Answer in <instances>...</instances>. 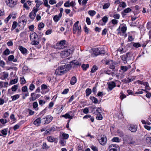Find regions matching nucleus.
Listing matches in <instances>:
<instances>
[{
  "label": "nucleus",
  "mask_w": 151,
  "mask_h": 151,
  "mask_svg": "<svg viewBox=\"0 0 151 151\" xmlns=\"http://www.w3.org/2000/svg\"><path fill=\"white\" fill-rule=\"evenodd\" d=\"M30 39L32 41L31 44L33 45H37L39 43V41L40 38H38L37 40L36 39L38 37L37 34L35 32H32L30 34Z\"/></svg>",
  "instance_id": "1"
},
{
  "label": "nucleus",
  "mask_w": 151,
  "mask_h": 151,
  "mask_svg": "<svg viewBox=\"0 0 151 151\" xmlns=\"http://www.w3.org/2000/svg\"><path fill=\"white\" fill-rule=\"evenodd\" d=\"M68 45V44L65 40H62L59 42L57 45V49H63L67 47Z\"/></svg>",
  "instance_id": "2"
},
{
  "label": "nucleus",
  "mask_w": 151,
  "mask_h": 151,
  "mask_svg": "<svg viewBox=\"0 0 151 151\" xmlns=\"http://www.w3.org/2000/svg\"><path fill=\"white\" fill-rule=\"evenodd\" d=\"M73 49H69L66 50L62 51L60 53V56L62 58H65L69 56L73 52Z\"/></svg>",
  "instance_id": "3"
},
{
  "label": "nucleus",
  "mask_w": 151,
  "mask_h": 151,
  "mask_svg": "<svg viewBox=\"0 0 151 151\" xmlns=\"http://www.w3.org/2000/svg\"><path fill=\"white\" fill-rule=\"evenodd\" d=\"M79 21H77L74 24L73 27V33L75 34L77 32L78 34L81 32V27L80 26H78Z\"/></svg>",
  "instance_id": "4"
},
{
  "label": "nucleus",
  "mask_w": 151,
  "mask_h": 151,
  "mask_svg": "<svg viewBox=\"0 0 151 151\" xmlns=\"http://www.w3.org/2000/svg\"><path fill=\"white\" fill-rule=\"evenodd\" d=\"M67 66L65 65H62L59 68L57 69V75H61L66 72V69Z\"/></svg>",
  "instance_id": "5"
},
{
  "label": "nucleus",
  "mask_w": 151,
  "mask_h": 151,
  "mask_svg": "<svg viewBox=\"0 0 151 151\" xmlns=\"http://www.w3.org/2000/svg\"><path fill=\"white\" fill-rule=\"evenodd\" d=\"M120 147L116 144L110 145L108 149V151H120Z\"/></svg>",
  "instance_id": "6"
},
{
  "label": "nucleus",
  "mask_w": 151,
  "mask_h": 151,
  "mask_svg": "<svg viewBox=\"0 0 151 151\" xmlns=\"http://www.w3.org/2000/svg\"><path fill=\"white\" fill-rule=\"evenodd\" d=\"M39 10L38 8H34L32 11L29 13V16L30 18L32 20H33L36 15V13Z\"/></svg>",
  "instance_id": "7"
},
{
  "label": "nucleus",
  "mask_w": 151,
  "mask_h": 151,
  "mask_svg": "<svg viewBox=\"0 0 151 151\" xmlns=\"http://www.w3.org/2000/svg\"><path fill=\"white\" fill-rule=\"evenodd\" d=\"M81 64L77 61L74 60L70 62V64H68V68L70 69L72 66H80Z\"/></svg>",
  "instance_id": "8"
},
{
  "label": "nucleus",
  "mask_w": 151,
  "mask_h": 151,
  "mask_svg": "<svg viewBox=\"0 0 151 151\" xmlns=\"http://www.w3.org/2000/svg\"><path fill=\"white\" fill-rule=\"evenodd\" d=\"M6 4L11 7H14L16 4V2L15 0H6Z\"/></svg>",
  "instance_id": "9"
},
{
  "label": "nucleus",
  "mask_w": 151,
  "mask_h": 151,
  "mask_svg": "<svg viewBox=\"0 0 151 151\" xmlns=\"http://www.w3.org/2000/svg\"><path fill=\"white\" fill-rule=\"evenodd\" d=\"M40 96L41 95L40 94H36L34 93H32L31 94V97L29 98V99L30 101H34L40 97Z\"/></svg>",
  "instance_id": "10"
},
{
  "label": "nucleus",
  "mask_w": 151,
  "mask_h": 151,
  "mask_svg": "<svg viewBox=\"0 0 151 151\" xmlns=\"http://www.w3.org/2000/svg\"><path fill=\"white\" fill-rule=\"evenodd\" d=\"M107 84L108 85V88L110 91L112 90L116 86V83L113 81L108 82Z\"/></svg>",
  "instance_id": "11"
},
{
  "label": "nucleus",
  "mask_w": 151,
  "mask_h": 151,
  "mask_svg": "<svg viewBox=\"0 0 151 151\" xmlns=\"http://www.w3.org/2000/svg\"><path fill=\"white\" fill-rule=\"evenodd\" d=\"M106 64L109 65L110 68L111 69H112L113 70L115 68L114 65H115V63L112 60L106 61Z\"/></svg>",
  "instance_id": "12"
},
{
  "label": "nucleus",
  "mask_w": 151,
  "mask_h": 151,
  "mask_svg": "<svg viewBox=\"0 0 151 151\" xmlns=\"http://www.w3.org/2000/svg\"><path fill=\"white\" fill-rule=\"evenodd\" d=\"M18 49L23 54H26L27 52V50L22 46L19 45L18 47Z\"/></svg>",
  "instance_id": "13"
},
{
  "label": "nucleus",
  "mask_w": 151,
  "mask_h": 151,
  "mask_svg": "<svg viewBox=\"0 0 151 151\" xmlns=\"http://www.w3.org/2000/svg\"><path fill=\"white\" fill-rule=\"evenodd\" d=\"M9 76V74L7 72H4L1 75L0 78L2 80H4L7 78Z\"/></svg>",
  "instance_id": "14"
},
{
  "label": "nucleus",
  "mask_w": 151,
  "mask_h": 151,
  "mask_svg": "<svg viewBox=\"0 0 151 151\" xmlns=\"http://www.w3.org/2000/svg\"><path fill=\"white\" fill-rule=\"evenodd\" d=\"M41 120L40 118L36 119L34 122V124L35 125L39 126L40 124L41 123Z\"/></svg>",
  "instance_id": "15"
},
{
  "label": "nucleus",
  "mask_w": 151,
  "mask_h": 151,
  "mask_svg": "<svg viewBox=\"0 0 151 151\" xmlns=\"http://www.w3.org/2000/svg\"><path fill=\"white\" fill-rule=\"evenodd\" d=\"M35 2L36 4V7L37 8H39L40 6L43 4V2L42 1L39 0H35Z\"/></svg>",
  "instance_id": "16"
},
{
  "label": "nucleus",
  "mask_w": 151,
  "mask_h": 151,
  "mask_svg": "<svg viewBox=\"0 0 151 151\" xmlns=\"http://www.w3.org/2000/svg\"><path fill=\"white\" fill-rule=\"evenodd\" d=\"M8 59L9 61H12L15 62H16L17 60L16 59L14 58V56L13 55H9L8 57Z\"/></svg>",
  "instance_id": "17"
},
{
  "label": "nucleus",
  "mask_w": 151,
  "mask_h": 151,
  "mask_svg": "<svg viewBox=\"0 0 151 151\" xmlns=\"http://www.w3.org/2000/svg\"><path fill=\"white\" fill-rule=\"evenodd\" d=\"M38 103L37 101H35L33 103V109L36 111H37L39 109Z\"/></svg>",
  "instance_id": "18"
},
{
  "label": "nucleus",
  "mask_w": 151,
  "mask_h": 151,
  "mask_svg": "<svg viewBox=\"0 0 151 151\" xmlns=\"http://www.w3.org/2000/svg\"><path fill=\"white\" fill-rule=\"evenodd\" d=\"M137 129V127L136 126L134 125H131L129 128V130L132 132H135Z\"/></svg>",
  "instance_id": "19"
},
{
  "label": "nucleus",
  "mask_w": 151,
  "mask_h": 151,
  "mask_svg": "<svg viewBox=\"0 0 151 151\" xmlns=\"http://www.w3.org/2000/svg\"><path fill=\"white\" fill-rule=\"evenodd\" d=\"M128 61L131 60L132 59V54L130 52L127 53L125 55Z\"/></svg>",
  "instance_id": "20"
},
{
  "label": "nucleus",
  "mask_w": 151,
  "mask_h": 151,
  "mask_svg": "<svg viewBox=\"0 0 151 151\" xmlns=\"http://www.w3.org/2000/svg\"><path fill=\"white\" fill-rule=\"evenodd\" d=\"M77 79L75 77L73 76L72 77L70 81V83L72 85H74L76 82Z\"/></svg>",
  "instance_id": "21"
},
{
  "label": "nucleus",
  "mask_w": 151,
  "mask_h": 151,
  "mask_svg": "<svg viewBox=\"0 0 151 151\" xmlns=\"http://www.w3.org/2000/svg\"><path fill=\"white\" fill-rule=\"evenodd\" d=\"M90 99H91L92 102L95 104H97L98 103V100L94 96H90Z\"/></svg>",
  "instance_id": "22"
},
{
  "label": "nucleus",
  "mask_w": 151,
  "mask_h": 151,
  "mask_svg": "<svg viewBox=\"0 0 151 151\" xmlns=\"http://www.w3.org/2000/svg\"><path fill=\"white\" fill-rule=\"evenodd\" d=\"M100 48H96L95 49L93 52L96 55L100 54Z\"/></svg>",
  "instance_id": "23"
},
{
  "label": "nucleus",
  "mask_w": 151,
  "mask_h": 151,
  "mask_svg": "<svg viewBox=\"0 0 151 151\" xmlns=\"http://www.w3.org/2000/svg\"><path fill=\"white\" fill-rule=\"evenodd\" d=\"M43 4L44 5L47 7V8L49 9L50 8V6L48 4V0H43Z\"/></svg>",
  "instance_id": "24"
},
{
  "label": "nucleus",
  "mask_w": 151,
  "mask_h": 151,
  "mask_svg": "<svg viewBox=\"0 0 151 151\" xmlns=\"http://www.w3.org/2000/svg\"><path fill=\"white\" fill-rule=\"evenodd\" d=\"M63 116L66 119H72L73 118V116H70L68 113H66L65 114L63 115Z\"/></svg>",
  "instance_id": "25"
},
{
  "label": "nucleus",
  "mask_w": 151,
  "mask_h": 151,
  "mask_svg": "<svg viewBox=\"0 0 151 151\" xmlns=\"http://www.w3.org/2000/svg\"><path fill=\"white\" fill-rule=\"evenodd\" d=\"M18 81V78L14 79H13L11 81H10V84L12 85L15 84L17 83Z\"/></svg>",
  "instance_id": "26"
},
{
  "label": "nucleus",
  "mask_w": 151,
  "mask_h": 151,
  "mask_svg": "<svg viewBox=\"0 0 151 151\" xmlns=\"http://www.w3.org/2000/svg\"><path fill=\"white\" fill-rule=\"evenodd\" d=\"M101 71L102 73H104L108 75H110L111 74V71L109 70H105L104 69L101 70Z\"/></svg>",
  "instance_id": "27"
},
{
  "label": "nucleus",
  "mask_w": 151,
  "mask_h": 151,
  "mask_svg": "<svg viewBox=\"0 0 151 151\" xmlns=\"http://www.w3.org/2000/svg\"><path fill=\"white\" fill-rule=\"evenodd\" d=\"M92 91L91 89L88 88L86 90V96H88L91 93Z\"/></svg>",
  "instance_id": "28"
},
{
  "label": "nucleus",
  "mask_w": 151,
  "mask_h": 151,
  "mask_svg": "<svg viewBox=\"0 0 151 151\" xmlns=\"http://www.w3.org/2000/svg\"><path fill=\"white\" fill-rule=\"evenodd\" d=\"M19 97V94H16L11 97L12 100L14 101L18 99Z\"/></svg>",
  "instance_id": "29"
},
{
  "label": "nucleus",
  "mask_w": 151,
  "mask_h": 151,
  "mask_svg": "<svg viewBox=\"0 0 151 151\" xmlns=\"http://www.w3.org/2000/svg\"><path fill=\"white\" fill-rule=\"evenodd\" d=\"M47 119L46 118H43L41 119V123L42 124H48L49 123L48 121H47Z\"/></svg>",
  "instance_id": "30"
},
{
  "label": "nucleus",
  "mask_w": 151,
  "mask_h": 151,
  "mask_svg": "<svg viewBox=\"0 0 151 151\" xmlns=\"http://www.w3.org/2000/svg\"><path fill=\"white\" fill-rule=\"evenodd\" d=\"M46 118L47 119V121H48V123H49L50 122L52 119V116L50 115H48L46 117Z\"/></svg>",
  "instance_id": "31"
},
{
  "label": "nucleus",
  "mask_w": 151,
  "mask_h": 151,
  "mask_svg": "<svg viewBox=\"0 0 151 151\" xmlns=\"http://www.w3.org/2000/svg\"><path fill=\"white\" fill-rule=\"evenodd\" d=\"M128 69V68L126 66H122L121 67V70H122L123 72L126 71Z\"/></svg>",
  "instance_id": "32"
},
{
  "label": "nucleus",
  "mask_w": 151,
  "mask_h": 151,
  "mask_svg": "<svg viewBox=\"0 0 151 151\" xmlns=\"http://www.w3.org/2000/svg\"><path fill=\"white\" fill-rule=\"evenodd\" d=\"M20 82L21 84H24L26 82L24 77H20Z\"/></svg>",
  "instance_id": "33"
},
{
  "label": "nucleus",
  "mask_w": 151,
  "mask_h": 151,
  "mask_svg": "<svg viewBox=\"0 0 151 151\" xmlns=\"http://www.w3.org/2000/svg\"><path fill=\"white\" fill-rule=\"evenodd\" d=\"M143 85L145 86V88L146 89L148 90H150V88L149 86L148 83L147 82H144Z\"/></svg>",
  "instance_id": "34"
},
{
  "label": "nucleus",
  "mask_w": 151,
  "mask_h": 151,
  "mask_svg": "<svg viewBox=\"0 0 151 151\" xmlns=\"http://www.w3.org/2000/svg\"><path fill=\"white\" fill-rule=\"evenodd\" d=\"M88 14L91 16H93L96 14V12L94 10H90L88 12Z\"/></svg>",
  "instance_id": "35"
},
{
  "label": "nucleus",
  "mask_w": 151,
  "mask_h": 151,
  "mask_svg": "<svg viewBox=\"0 0 151 151\" xmlns=\"http://www.w3.org/2000/svg\"><path fill=\"white\" fill-rule=\"evenodd\" d=\"M147 28L149 29V32H151V22H148L147 24Z\"/></svg>",
  "instance_id": "36"
},
{
  "label": "nucleus",
  "mask_w": 151,
  "mask_h": 151,
  "mask_svg": "<svg viewBox=\"0 0 151 151\" xmlns=\"http://www.w3.org/2000/svg\"><path fill=\"white\" fill-rule=\"evenodd\" d=\"M133 137H132L130 136H127L126 137L125 141H131L132 140Z\"/></svg>",
  "instance_id": "37"
},
{
  "label": "nucleus",
  "mask_w": 151,
  "mask_h": 151,
  "mask_svg": "<svg viewBox=\"0 0 151 151\" xmlns=\"http://www.w3.org/2000/svg\"><path fill=\"white\" fill-rule=\"evenodd\" d=\"M47 139L48 142H53L55 140V138L52 136L47 137Z\"/></svg>",
  "instance_id": "38"
},
{
  "label": "nucleus",
  "mask_w": 151,
  "mask_h": 151,
  "mask_svg": "<svg viewBox=\"0 0 151 151\" xmlns=\"http://www.w3.org/2000/svg\"><path fill=\"white\" fill-rule=\"evenodd\" d=\"M97 67L96 66L94 65L92 68L91 70V73H93L95 72L97 70Z\"/></svg>",
  "instance_id": "39"
},
{
  "label": "nucleus",
  "mask_w": 151,
  "mask_h": 151,
  "mask_svg": "<svg viewBox=\"0 0 151 151\" xmlns=\"http://www.w3.org/2000/svg\"><path fill=\"white\" fill-rule=\"evenodd\" d=\"M44 24L42 23L41 22L38 25V29L39 30H40L41 29L43 28L44 27Z\"/></svg>",
  "instance_id": "40"
},
{
  "label": "nucleus",
  "mask_w": 151,
  "mask_h": 151,
  "mask_svg": "<svg viewBox=\"0 0 151 151\" xmlns=\"http://www.w3.org/2000/svg\"><path fill=\"white\" fill-rule=\"evenodd\" d=\"M18 23L17 22L15 21L13 22L12 28L13 29H15Z\"/></svg>",
  "instance_id": "41"
},
{
  "label": "nucleus",
  "mask_w": 151,
  "mask_h": 151,
  "mask_svg": "<svg viewBox=\"0 0 151 151\" xmlns=\"http://www.w3.org/2000/svg\"><path fill=\"white\" fill-rule=\"evenodd\" d=\"M89 67V65L88 64L86 65L83 64L82 66V67L84 70H86L87 68H88Z\"/></svg>",
  "instance_id": "42"
},
{
  "label": "nucleus",
  "mask_w": 151,
  "mask_h": 151,
  "mask_svg": "<svg viewBox=\"0 0 151 151\" xmlns=\"http://www.w3.org/2000/svg\"><path fill=\"white\" fill-rule=\"evenodd\" d=\"M107 141L106 138L105 136L102 137L99 140V142H106Z\"/></svg>",
  "instance_id": "43"
},
{
  "label": "nucleus",
  "mask_w": 151,
  "mask_h": 151,
  "mask_svg": "<svg viewBox=\"0 0 151 151\" xmlns=\"http://www.w3.org/2000/svg\"><path fill=\"white\" fill-rule=\"evenodd\" d=\"M113 17L116 19H118L120 18V15L119 14H116L113 15Z\"/></svg>",
  "instance_id": "44"
},
{
  "label": "nucleus",
  "mask_w": 151,
  "mask_h": 151,
  "mask_svg": "<svg viewBox=\"0 0 151 151\" xmlns=\"http://www.w3.org/2000/svg\"><path fill=\"white\" fill-rule=\"evenodd\" d=\"M127 29V27L126 26H124L122 27L121 29V31L123 33H124L126 32Z\"/></svg>",
  "instance_id": "45"
},
{
  "label": "nucleus",
  "mask_w": 151,
  "mask_h": 151,
  "mask_svg": "<svg viewBox=\"0 0 151 151\" xmlns=\"http://www.w3.org/2000/svg\"><path fill=\"white\" fill-rule=\"evenodd\" d=\"M132 11V9H130V8L128 7L125 9L123 12L125 13H129L130 12Z\"/></svg>",
  "instance_id": "46"
},
{
  "label": "nucleus",
  "mask_w": 151,
  "mask_h": 151,
  "mask_svg": "<svg viewBox=\"0 0 151 151\" xmlns=\"http://www.w3.org/2000/svg\"><path fill=\"white\" fill-rule=\"evenodd\" d=\"M7 129H3L1 131V133L4 135H6L7 134Z\"/></svg>",
  "instance_id": "47"
},
{
  "label": "nucleus",
  "mask_w": 151,
  "mask_h": 151,
  "mask_svg": "<svg viewBox=\"0 0 151 151\" xmlns=\"http://www.w3.org/2000/svg\"><path fill=\"white\" fill-rule=\"evenodd\" d=\"M3 53L4 55H9L10 53V51L8 49H6L4 52Z\"/></svg>",
  "instance_id": "48"
},
{
  "label": "nucleus",
  "mask_w": 151,
  "mask_h": 151,
  "mask_svg": "<svg viewBox=\"0 0 151 151\" xmlns=\"http://www.w3.org/2000/svg\"><path fill=\"white\" fill-rule=\"evenodd\" d=\"M111 22L113 24L115 25L118 24L119 21L116 19H113L111 20Z\"/></svg>",
  "instance_id": "49"
},
{
  "label": "nucleus",
  "mask_w": 151,
  "mask_h": 151,
  "mask_svg": "<svg viewBox=\"0 0 151 151\" xmlns=\"http://www.w3.org/2000/svg\"><path fill=\"white\" fill-rule=\"evenodd\" d=\"M97 115L98 116L96 117V119L99 120H101L102 119L103 116L101 114H97Z\"/></svg>",
  "instance_id": "50"
},
{
  "label": "nucleus",
  "mask_w": 151,
  "mask_h": 151,
  "mask_svg": "<svg viewBox=\"0 0 151 151\" xmlns=\"http://www.w3.org/2000/svg\"><path fill=\"white\" fill-rule=\"evenodd\" d=\"M18 88V86L17 85H15L12 86L11 89L12 91H16Z\"/></svg>",
  "instance_id": "51"
},
{
  "label": "nucleus",
  "mask_w": 151,
  "mask_h": 151,
  "mask_svg": "<svg viewBox=\"0 0 151 151\" xmlns=\"http://www.w3.org/2000/svg\"><path fill=\"white\" fill-rule=\"evenodd\" d=\"M63 138L65 139H67L69 137V135L68 134L63 133L62 134Z\"/></svg>",
  "instance_id": "52"
},
{
  "label": "nucleus",
  "mask_w": 151,
  "mask_h": 151,
  "mask_svg": "<svg viewBox=\"0 0 151 151\" xmlns=\"http://www.w3.org/2000/svg\"><path fill=\"white\" fill-rule=\"evenodd\" d=\"M110 6V4L109 3H106L103 6V9H105L108 8Z\"/></svg>",
  "instance_id": "53"
},
{
  "label": "nucleus",
  "mask_w": 151,
  "mask_h": 151,
  "mask_svg": "<svg viewBox=\"0 0 151 151\" xmlns=\"http://www.w3.org/2000/svg\"><path fill=\"white\" fill-rule=\"evenodd\" d=\"M146 142H151V137H148L147 135H145V137Z\"/></svg>",
  "instance_id": "54"
},
{
  "label": "nucleus",
  "mask_w": 151,
  "mask_h": 151,
  "mask_svg": "<svg viewBox=\"0 0 151 151\" xmlns=\"http://www.w3.org/2000/svg\"><path fill=\"white\" fill-rule=\"evenodd\" d=\"M45 101L44 100H40L39 101V104L40 105H41V106H43L44 104H45Z\"/></svg>",
  "instance_id": "55"
},
{
  "label": "nucleus",
  "mask_w": 151,
  "mask_h": 151,
  "mask_svg": "<svg viewBox=\"0 0 151 151\" xmlns=\"http://www.w3.org/2000/svg\"><path fill=\"white\" fill-rule=\"evenodd\" d=\"M10 119L11 120L14 122H15L16 119L15 118L14 115L13 114H11L10 116Z\"/></svg>",
  "instance_id": "56"
},
{
  "label": "nucleus",
  "mask_w": 151,
  "mask_h": 151,
  "mask_svg": "<svg viewBox=\"0 0 151 151\" xmlns=\"http://www.w3.org/2000/svg\"><path fill=\"white\" fill-rule=\"evenodd\" d=\"M90 147L93 151H98V148L96 146L92 145Z\"/></svg>",
  "instance_id": "57"
},
{
  "label": "nucleus",
  "mask_w": 151,
  "mask_h": 151,
  "mask_svg": "<svg viewBox=\"0 0 151 151\" xmlns=\"http://www.w3.org/2000/svg\"><path fill=\"white\" fill-rule=\"evenodd\" d=\"M35 88V86L32 83L30 84L29 89L30 90L32 91L33 90V89Z\"/></svg>",
  "instance_id": "58"
},
{
  "label": "nucleus",
  "mask_w": 151,
  "mask_h": 151,
  "mask_svg": "<svg viewBox=\"0 0 151 151\" xmlns=\"http://www.w3.org/2000/svg\"><path fill=\"white\" fill-rule=\"evenodd\" d=\"M83 112L85 114H87L89 112V110L88 108L86 107L83 109Z\"/></svg>",
  "instance_id": "59"
},
{
  "label": "nucleus",
  "mask_w": 151,
  "mask_h": 151,
  "mask_svg": "<svg viewBox=\"0 0 151 151\" xmlns=\"http://www.w3.org/2000/svg\"><path fill=\"white\" fill-rule=\"evenodd\" d=\"M70 1H67L64 4V6L66 7H70Z\"/></svg>",
  "instance_id": "60"
},
{
  "label": "nucleus",
  "mask_w": 151,
  "mask_h": 151,
  "mask_svg": "<svg viewBox=\"0 0 151 151\" xmlns=\"http://www.w3.org/2000/svg\"><path fill=\"white\" fill-rule=\"evenodd\" d=\"M41 88L42 90H45L47 89V87L46 85L42 84L41 86Z\"/></svg>",
  "instance_id": "61"
},
{
  "label": "nucleus",
  "mask_w": 151,
  "mask_h": 151,
  "mask_svg": "<svg viewBox=\"0 0 151 151\" xmlns=\"http://www.w3.org/2000/svg\"><path fill=\"white\" fill-rule=\"evenodd\" d=\"M49 148V146L47 145L45 143H44L42 146V148L43 149H47Z\"/></svg>",
  "instance_id": "62"
},
{
  "label": "nucleus",
  "mask_w": 151,
  "mask_h": 151,
  "mask_svg": "<svg viewBox=\"0 0 151 151\" xmlns=\"http://www.w3.org/2000/svg\"><path fill=\"white\" fill-rule=\"evenodd\" d=\"M20 125L19 124H17L15 125L13 127V129L14 131H16L19 129L20 127Z\"/></svg>",
  "instance_id": "63"
},
{
  "label": "nucleus",
  "mask_w": 151,
  "mask_h": 151,
  "mask_svg": "<svg viewBox=\"0 0 151 151\" xmlns=\"http://www.w3.org/2000/svg\"><path fill=\"white\" fill-rule=\"evenodd\" d=\"M133 46L136 48H138L140 47L141 45L139 43H134Z\"/></svg>",
  "instance_id": "64"
}]
</instances>
